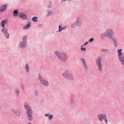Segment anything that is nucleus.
<instances>
[{
	"mask_svg": "<svg viewBox=\"0 0 124 124\" xmlns=\"http://www.w3.org/2000/svg\"><path fill=\"white\" fill-rule=\"evenodd\" d=\"M98 67V69L100 71H101L102 70V64L97 65Z\"/></svg>",
	"mask_w": 124,
	"mask_h": 124,
	"instance_id": "16",
	"label": "nucleus"
},
{
	"mask_svg": "<svg viewBox=\"0 0 124 124\" xmlns=\"http://www.w3.org/2000/svg\"><path fill=\"white\" fill-rule=\"evenodd\" d=\"M16 92L17 94V97L19 96V90L18 89H17L16 90Z\"/></svg>",
	"mask_w": 124,
	"mask_h": 124,
	"instance_id": "24",
	"label": "nucleus"
},
{
	"mask_svg": "<svg viewBox=\"0 0 124 124\" xmlns=\"http://www.w3.org/2000/svg\"><path fill=\"white\" fill-rule=\"evenodd\" d=\"M27 37L26 36H24L22 38L23 40L25 42L27 40Z\"/></svg>",
	"mask_w": 124,
	"mask_h": 124,
	"instance_id": "26",
	"label": "nucleus"
},
{
	"mask_svg": "<svg viewBox=\"0 0 124 124\" xmlns=\"http://www.w3.org/2000/svg\"><path fill=\"white\" fill-rule=\"evenodd\" d=\"M53 117V116L52 115H51L49 116H48V119L49 120H51Z\"/></svg>",
	"mask_w": 124,
	"mask_h": 124,
	"instance_id": "30",
	"label": "nucleus"
},
{
	"mask_svg": "<svg viewBox=\"0 0 124 124\" xmlns=\"http://www.w3.org/2000/svg\"><path fill=\"white\" fill-rule=\"evenodd\" d=\"M12 111L15 115L18 116H19L20 115V111L19 109H13Z\"/></svg>",
	"mask_w": 124,
	"mask_h": 124,
	"instance_id": "11",
	"label": "nucleus"
},
{
	"mask_svg": "<svg viewBox=\"0 0 124 124\" xmlns=\"http://www.w3.org/2000/svg\"><path fill=\"white\" fill-rule=\"evenodd\" d=\"M30 23H28L27 25L23 27V29H26L30 27Z\"/></svg>",
	"mask_w": 124,
	"mask_h": 124,
	"instance_id": "17",
	"label": "nucleus"
},
{
	"mask_svg": "<svg viewBox=\"0 0 124 124\" xmlns=\"http://www.w3.org/2000/svg\"><path fill=\"white\" fill-rule=\"evenodd\" d=\"M94 40V39L93 38H91L89 40V42L90 43H91Z\"/></svg>",
	"mask_w": 124,
	"mask_h": 124,
	"instance_id": "29",
	"label": "nucleus"
},
{
	"mask_svg": "<svg viewBox=\"0 0 124 124\" xmlns=\"http://www.w3.org/2000/svg\"><path fill=\"white\" fill-rule=\"evenodd\" d=\"M74 25H75L74 24H72L71 25V27H73L75 26Z\"/></svg>",
	"mask_w": 124,
	"mask_h": 124,
	"instance_id": "36",
	"label": "nucleus"
},
{
	"mask_svg": "<svg viewBox=\"0 0 124 124\" xmlns=\"http://www.w3.org/2000/svg\"><path fill=\"white\" fill-rule=\"evenodd\" d=\"M101 50L102 51H108V50L107 49H101Z\"/></svg>",
	"mask_w": 124,
	"mask_h": 124,
	"instance_id": "34",
	"label": "nucleus"
},
{
	"mask_svg": "<svg viewBox=\"0 0 124 124\" xmlns=\"http://www.w3.org/2000/svg\"><path fill=\"white\" fill-rule=\"evenodd\" d=\"M33 21L36 22L38 20V17H34L32 19Z\"/></svg>",
	"mask_w": 124,
	"mask_h": 124,
	"instance_id": "20",
	"label": "nucleus"
},
{
	"mask_svg": "<svg viewBox=\"0 0 124 124\" xmlns=\"http://www.w3.org/2000/svg\"><path fill=\"white\" fill-rule=\"evenodd\" d=\"M59 32H60L62 30V26L60 25L59 26Z\"/></svg>",
	"mask_w": 124,
	"mask_h": 124,
	"instance_id": "27",
	"label": "nucleus"
},
{
	"mask_svg": "<svg viewBox=\"0 0 124 124\" xmlns=\"http://www.w3.org/2000/svg\"><path fill=\"white\" fill-rule=\"evenodd\" d=\"M102 57L101 56L98 57L96 60V65L102 64Z\"/></svg>",
	"mask_w": 124,
	"mask_h": 124,
	"instance_id": "10",
	"label": "nucleus"
},
{
	"mask_svg": "<svg viewBox=\"0 0 124 124\" xmlns=\"http://www.w3.org/2000/svg\"><path fill=\"white\" fill-rule=\"evenodd\" d=\"M55 54L59 59L62 61L65 62L67 59V55L65 53L56 51L55 52Z\"/></svg>",
	"mask_w": 124,
	"mask_h": 124,
	"instance_id": "1",
	"label": "nucleus"
},
{
	"mask_svg": "<svg viewBox=\"0 0 124 124\" xmlns=\"http://www.w3.org/2000/svg\"><path fill=\"white\" fill-rule=\"evenodd\" d=\"M105 121V123L106 124L107 123V118L106 116L104 119Z\"/></svg>",
	"mask_w": 124,
	"mask_h": 124,
	"instance_id": "32",
	"label": "nucleus"
},
{
	"mask_svg": "<svg viewBox=\"0 0 124 124\" xmlns=\"http://www.w3.org/2000/svg\"><path fill=\"white\" fill-rule=\"evenodd\" d=\"M106 115L104 114H101L98 115L97 117L99 120L101 121L102 119H104L106 117Z\"/></svg>",
	"mask_w": 124,
	"mask_h": 124,
	"instance_id": "7",
	"label": "nucleus"
},
{
	"mask_svg": "<svg viewBox=\"0 0 124 124\" xmlns=\"http://www.w3.org/2000/svg\"><path fill=\"white\" fill-rule=\"evenodd\" d=\"M88 43V42H86L85 43L84 45V46H85V45H86Z\"/></svg>",
	"mask_w": 124,
	"mask_h": 124,
	"instance_id": "38",
	"label": "nucleus"
},
{
	"mask_svg": "<svg viewBox=\"0 0 124 124\" xmlns=\"http://www.w3.org/2000/svg\"><path fill=\"white\" fill-rule=\"evenodd\" d=\"M114 32L111 29H108L103 34V36L105 37L108 36L109 38L113 37L112 36L113 35Z\"/></svg>",
	"mask_w": 124,
	"mask_h": 124,
	"instance_id": "3",
	"label": "nucleus"
},
{
	"mask_svg": "<svg viewBox=\"0 0 124 124\" xmlns=\"http://www.w3.org/2000/svg\"><path fill=\"white\" fill-rule=\"evenodd\" d=\"M45 116H49V115L47 114H45Z\"/></svg>",
	"mask_w": 124,
	"mask_h": 124,
	"instance_id": "37",
	"label": "nucleus"
},
{
	"mask_svg": "<svg viewBox=\"0 0 124 124\" xmlns=\"http://www.w3.org/2000/svg\"><path fill=\"white\" fill-rule=\"evenodd\" d=\"M62 75L65 78L69 79H73V76L68 71L64 72Z\"/></svg>",
	"mask_w": 124,
	"mask_h": 124,
	"instance_id": "4",
	"label": "nucleus"
},
{
	"mask_svg": "<svg viewBox=\"0 0 124 124\" xmlns=\"http://www.w3.org/2000/svg\"><path fill=\"white\" fill-rule=\"evenodd\" d=\"M39 76L38 79L41 84L46 86L48 85L49 84L48 82L46 80L44 79L40 75H39Z\"/></svg>",
	"mask_w": 124,
	"mask_h": 124,
	"instance_id": "5",
	"label": "nucleus"
},
{
	"mask_svg": "<svg viewBox=\"0 0 124 124\" xmlns=\"http://www.w3.org/2000/svg\"><path fill=\"white\" fill-rule=\"evenodd\" d=\"M7 7V6L6 5L2 6L0 8V11H3L6 10Z\"/></svg>",
	"mask_w": 124,
	"mask_h": 124,
	"instance_id": "13",
	"label": "nucleus"
},
{
	"mask_svg": "<svg viewBox=\"0 0 124 124\" xmlns=\"http://www.w3.org/2000/svg\"><path fill=\"white\" fill-rule=\"evenodd\" d=\"M5 35L6 37L8 39L9 38V34L8 33V32L5 33Z\"/></svg>",
	"mask_w": 124,
	"mask_h": 124,
	"instance_id": "25",
	"label": "nucleus"
},
{
	"mask_svg": "<svg viewBox=\"0 0 124 124\" xmlns=\"http://www.w3.org/2000/svg\"><path fill=\"white\" fill-rule=\"evenodd\" d=\"M80 60L83 63V66L85 70H87L88 67L85 59L83 58L80 59Z\"/></svg>",
	"mask_w": 124,
	"mask_h": 124,
	"instance_id": "9",
	"label": "nucleus"
},
{
	"mask_svg": "<svg viewBox=\"0 0 124 124\" xmlns=\"http://www.w3.org/2000/svg\"><path fill=\"white\" fill-rule=\"evenodd\" d=\"M6 22V20H4L1 22V25L3 28H4L5 25V23Z\"/></svg>",
	"mask_w": 124,
	"mask_h": 124,
	"instance_id": "18",
	"label": "nucleus"
},
{
	"mask_svg": "<svg viewBox=\"0 0 124 124\" xmlns=\"http://www.w3.org/2000/svg\"><path fill=\"white\" fill-rule=\"evenodd\" d=\"M25 70H26L27 72H29V68L28 64H26V65L25 67Z\"/></svg>",
	"mask_w": 124,
	"mask_h": 124,
	"instance_id": "19",
	"label": "nucleus"
},
{
	"mask_svg": "<svg viewBox=\"0 0 124 124\" xmlns=\"http://www.w3.org/2000/svg\"><path fill=\"white\" fill-rule=\"evenodd\" d=\"M111 38L113 40V43L114 45L115 46H116L117 44V43L116 39L113 37Z\"/></svg>",
	"mask_w": 124,
	"mask_h": 124,
	"instance_id": "15",
	"label": "nucleus"
},
{
	"mask_svg": "<svg viewBox=\"0 0 124 124\" xmlns=\"http://www.w3.org/2000/svg\"><path fill=\"white\" fill-rule=\"evenodd\" d=\"M28 124H31L29 122V123H28Z\"/></svg>",
	"mask_w": 124,
	"mask_h": 124,
	"instance_id": "39",
	"label": "nucleus"
},
{
	"mask_svg": "<svg viewBox=\"0 0 124 124\" xmlns=\"http://www.w3.org/2000/svg\"><path fill=\"white\" fill-rule=\"evenodd\" d=\"M52 13V12L51 11H49L47 13V16H48L49 15Z\"/></svg>",
	"mask_w": 124,
	"mask_h": 124,
	"instance_id": "31",
	"label": "nucleus"
},
{
	"mask_svg": "<svg viewBox=\"0 0 124 124\" xmlns=\"http://www.w3.org/2000/svg\"><path fill=\"white\" fill-rule=\"evenodd\" d=\"M74 101L73 99H71V101H70V103H74Z\"/></svg>",
	"mask_w": 124,
	"mask_h": 124,
	"instance_id": "33",
	"label": "nucleus"
},
{
	"mask_svg": "<svg viewBox=\"0 0 124 124\" xmlns=\"http://www.w3.org/2000/svg\"><path fill=\"white\" fill-rule=\"evenodd\" d=\"M18 13V11L17 10H15L13 14L14 16L16 17V16Z\"/></svg>",
	"mask_w": 124,
	"mask_h": 124,
	"instance_id": "23",
	"label": "nucleus"
},
{
	"mask_svg": "<svg viewBox=\"0 0 124 124\" xmlns=\"http://www.w3.org/2000/svg\"><path fill=\"white\" fill-rule=\"evenodd\" d=\"M8 30L6 28H3L1 30V31L2 32H3L4 33L8 32Z\"/></svg>",
	"mask_w": 124,
	"mask_h": 124,
	"instance_id": "22",
	"label": "nucleus"
},
{
	"mask_svg": "<svg viewBox=\"0 0 124 124\" xmlns=\"http://www.w3.org/2000/svg\"><path fill=\"white\" fill-rule=\"evenodd\" d=\"M66 26H64L62 27V29H65L66 28Z\"/></svg>",
	"mask_w": 124,
	"mask_h": 124,
	"instance_id": "35",
	"label": "nucleus"
},
{
	"mask_svg": "<svg viewBox=\"0 0 124 124\" xmlns=\"http://www.w3.org/2000/svg\"><path fill=\"white\" fill-rule=\"evenodd\" d=\"M81 50L83 51H85L86 50V48L83 47V46H81Z\"/></svg>",
	"mask_w": 124,
	"mask_h": 124,
	"instance_id": "28",
	"label": "nucleus"
},
{
	"mask_svg": "<svg viewBox=\"0 0 124 124\" xmlns=\"http://www.w3.org/2000/svg\"><path fill=\"white\" fill-rule=\"evenodd\" d=\"M122 49H118L117 51L119 61L123 65H124V54L122 52Z\"/></svg>",
	"mask_w": 124,
	"mask_h": 124,
	"instance_id": "2",
	"label": "nucleus"
},
{
	"mask_svg": "<svg viewBox=\"0 0 124 124\" xmlns=\"http://www.w3.org/2000/svg\"><path fill=\"white\" fill-rule=\"evenodd\" d=\"M81 19L80 18H78L76 19V21L74 23L75 25L77 26H80L81 25Z\"/></svg>",
	"mask_w": 124,
	"mask_h": 124,
	"instance_id": "8",
	"label": "nucleus"
},
{
	"mask_svg": "<svg viewBox=\"0 0 124 124\" xmlns=\"http://www.w3.org/2000/svg\"><path fill=\"white\" fill-rule=\"evenodd\" d=\"M18 16L23 19H25L27 18V16L25 14L22 13H18Z\"/></svg>",
	"mask_w": 124,
	"mask_h": 124,
	"instance_id": "12",
	"label": "nucleus"
},
{
	"mask_svg": "<svg viewBox=\"0 0 124 124\" xmlns=\"http://www.w3.org/2000/svg\"><path fill=\"white\" fill-rule=\"evenodd\" d=\"M20 45L21 47H25L26 46V43L24 41V42L21 41L20 43Z\"/></svg>",
	"mask_w": 124,
	"mask_h": 124,
	"instance_id": "14",
	"label": "nucleus"
},
{
	"mask_svg": "<svg viewBox=\"0 0 124 124\" xmlns=\"http://www.w3.org/2000/svg\"><path fill=\"white\" fill-rule=\"evenodd\" d=\"M25 107L27 109V110H28L29 109H30V110H31V108L29 107V105L27 103L25 104Z\"/></svg>",
	"mask_w": 124,
	"mask_h": 124,
	"instance_id": "21",
	"label": "nucleus"
},
{
	"mask_svg": "<svg viewBox=\"0 0 124 124\" xmlns=\"http://www.w3.org/2000/svg\"><path fill=\"white\" fill-rule=\"evenodd\" d=\"M26 113L28 118L29 120L31 121L32 119V110H30V109H29L27 110Z\"/></svg>",
	"mask_w": 124,
	"mask_h": 124,
	"instance_id": "6",
	"label": "nucleus"
}]
</instances>
